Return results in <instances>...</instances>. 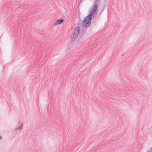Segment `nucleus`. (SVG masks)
<instances>
[{"mask_svg": "<svg viewBox=\"0 0 152 152\" xmlns=\"http://www.w3.org/2000/svg\"><path fill=\"white\" fill-rule=\"evenodd\" d=\"M93 17L88 15L83 19L82 24V26L84 28H87L91 25V20Z\"/></svg>", "mask_w": 152, "mask_h": 152, "instance_id": "1", "label": "nucleus"}, {"mask_svg": "<svg viewBox=\"0 0 152 152\" xmlns=\"http://www.w3.org/2000/svg\"><path fill=\"white\" fill-rule=\"evenodd\" d=\"M80 31V28L78 26H77L74 29L73 33L71 37V39L74 40L78 36Z\"/></svg>", "mask_w": 152, "mask_h": 152, "instance_id": "2", "label": "nucleus"}, {"mask_svg": "<svg viewBox=\"0 0 152 152\" xmlns=\"http://www.w3.org/2000/svg\"><path fill=\"white\" fill-rule=\"evenodd\" d=\"M98 6L94 4L92 6L91 9V13L88 15H89L94 17V15L97 13V11L98 9Z\"/></svg>", "mask_w": 152, "mask_h": 152, "instance_id": "3", "label": "nucleus"}, {"mask_svg": "<svg viewBox=\"0 0 152 152\" xmlns=\"http://www.w3.org/2000/svg\"><path fill=\"white\" fill-rule=\"evenodd\" d=\"M64 21V20L62 19H60L57 20L56 22L54 23V25L56 26L58 24L62 23Z\"/></svg>", "mask_w": 152, "mask_h": 152, "instance_id": "4", "label": "nucleus"}, {"mask_svg": "<svg viewBox=\"0 0 152 152\" xmlns=\"http://www.w3.org/2000/svg\"><path fill=\"white\" fill-rule=\"evenodd\" d=\"M23 122L21 123L20 125V126H19V128H17L15 129V130L19 129L20 130H21L23 128Z\"/></svg>", "mask_w": 152, "mask_h": 152, "instance_id": "5", "label": "nucleus"}, {"mask_svg": "<svg viewBox=\"0 0 152 152\" xmlns=\"http://www.w3.org/2000/svg\"><path fill=\"white\" fill-rule=\"evenodd\" d=\"M101 0H95L94 1V4L96 5L97 6H99L100 2Z\"/></svg>", "mask_w": 152, "mask_h": 152, "instance_id": "6", "label": "nucleus"}, {"mask_svg": "<svg viewBox=\"0 0 152 152\" xmlns=\"http://www.w3.org/2000/svg\"><path fill=\"white\" fill-rule=\"evenodd\" d=\"M150 150L149 151H148L147 152H151L152 151V148H150Z\"/></svg>", "mask_w": 152, "mask_h": 152, "instance_id": "7", "label": "nucleus"}, {"mask_svg": "<svg viewBox=\"0 0 152 152\" xmlns=\"http://www.w3.org/2000/svg\"><path fill=\"white\" fill-rule=\"evenodd\" d=\"M2 137L1 135H0V140L1 139H2Z\"/></svg>", "mask_w": 152, "mask_h": 152, "instance_id": "8", "label": "nucleus"}, {"mask_svg": "<svg viewBox=\"0 0 152 152\" xmlns=\"http://www.w3.org/2000/svg\"><path fill=\"white\" fill-rule=\"evenodd\" d=\"M82 1V0H81V1H80V2H81V1Z\"/></svg>", "mask_w": 152, "mask_h": 152, "instance_id": "9", "label": "nucleus"}]
</instances>
